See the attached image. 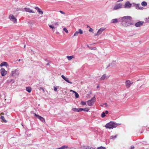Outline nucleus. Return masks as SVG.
I'll use <instances>...</instances> for the list:
<instances>
[{
  "label": "nucleus",
  "instance_id": "26",
  "mask_svg": "<svg viewBox=\"0 0 149 149\" xmlns=\"http://www.w3.org/2000/svg\"><path fill=\"white\" fill-rule=\"evenodd\" d=\"M15 81L13 79H10V80H8L7 81V82L8 83H9L11 82H12V83L14 82Z\"/></svg>",
  "mask_w": 149,
  "mask_h": 149
},
{
  "label": "nucleus",
  "instance_id": "39",
  "mask_svg": "<svg viewBox=\"0 0 149 149\" xmlns=\"http://www.w3.org/2000/svg\"><path fill=\"white\" fill-rule=\"evenodd\" d=\"M39 89L40 90H42V91H43V93H45V91H44V88H42V87H40L39 88Z\"/></svg>",
  "mask_w": 149,
  "mask_h": 149
},
{
  "label": "nucleus",
  "instance_id": "38",
  "mask_svg": "<svg viewBox=\"0 0 149 149\" xmlns=\"http://www.w3.org/2000/svg\"><path fill=\"white\" fill-rule=\"evenodd\" d=\"M63 30L66 33H68V31L67 30V29L65 28H64L63 29Z\"/></svg>",
  "mask_w": 149,
  "mask_h": 149
},
{
  "label": "nucleus",
  "instance_id": "22",
  "mask_svg": "<svg viewBox=\"0 0 149 149\" xmlns=\"http://www.w3.org/2000/svg\"><path fill=\"white\" fill-rule=\"evenodd\" d=\"M117 135H116L114 136H111L110 137V139H115L117 137Z\"/></svg>",
  "mask_w": 149,
  "mask_h": 149
},
{
  "label": "nucleus",
  "instance_id": "42",
  "mask_svg": "<svg viewBox=\"0 0 149 149\" xmlns=\"http://www.w3.org/2000/svg\"><path fill=\"white\" fill-rule=\"evenodd\" d=\"M54 89L55 91H56L57 89V87L54 86Z\"/></svg>",
  "mask_w": 149,
  "mask_h": 149
},
{
  "label": "nucleus",
  "instance_id": "56",
  "mask_svg": "<svg viewBox=\"0 0 149 149\" xmlns=\"http://www.w3.org/2000/svg\"><path fill=\"white\" fill-rule=\"evenodd\" d=\"M133 83V82H132L131 81V85Z\"/></svg>",
  "mask_w": 149,
  "mask_h": 149
},
{
  "label": "nucleus",
  "instance_id": "63",
  "mask_svg": "<svg viewBox=\"0 0 149 149\" xmlns=\"http://www.w3.org/2000/svg\"><path fill=\"white\" fill-rule=\"evenodd\" d=\"M87 27H89V26H87Z\"/></svg>",
  "mask_w": 149,
  "mask_h": 149
},
{
  "label": "nucleus",
  "instance_id": "7",
  "mask_svg": "<svg viewBox=\"0 0 149 149\" xmlns=\"http://www.w3.org/2000/svg\"><path fill=\"white\" fill-rule=\"evenodd\" d=\"M122 5L120 3H117L115 5L113 10H116L122 8Z\"/></svg>",
  "mask_w": 149,
  "mask_h": 149
},
{
  "label": "nucleus",
  "instance_id": "50",
  "mask_svg": "<svg viewBox=\"0 0 149 149\" xmlns=\"http://www.w3.org/2000/svg\"><path fill=\"white\" fill-rule=\"evenodd\" d=\"M59 12L62 14H65V13L63 12V11H61V10H60L59 11Z\"/></svg>",
  "mask_w": 149,
  "mask_h": 149
},
{
  "label": "nucleus",
  "instance_id": "55",
  "mask_svg": "<svg viewBox=\"0 0 149 149\" xmlns=\"http://www.w3.org/2000/svg\"><path fill=\"white\" fill-rule=\"evenodd\" d=\"M50 63V62H48L47 64H46V65H49V63Z\"/></svg>",
  "mask_w": 149,
  "mask_h": 149
},
{
  "label": "nucleus",
  "instance_id": "32",
  "mask_svg": "<svg viewBox=\"0 0 149 149\" xmlns=\"http://www.w3.org/2000/svg\"><path fill=\"white\" fill-rule=\"evenodd\" d=\"M39 14L42 15L43 14V12L42 11V10L40 9L38 11H37Z\"/></svg>",
  "mask_w": 149,
  "mask_h": 149
},
{
  "label": "nucleus",
  "instance_id": "21",
  "mask_svg": "<svg viewBox=\"0 0 149 149\" xmlns=\"http://www.w3.org/2000/svg\"><path fill=\"white\" fill-rule=\"evenodd\" d=\"M26 90L28 92L30 93L31 91V88L29 86L26 87Z\"/></svg>",
  "mask_w": 149,
  "mask_h": 149
},
{
  "label": "nucleus",
  "instance_id": "51",
  "mask_svg": "<svg viewBox=\"0 0 149 149\" xmlns=\"http://www.w3.org/2000/svg\"><path fill=\"white\" fill-rule=\"evenodd\" d=\"M54 24L55 25H58V22H56Z\"/></svg>",
  "mask_w": 149,
  "mask_h": 149
},
{
  "label": "nucleus",
  "instance_id": "34",
  "mask_svg": "<svg viewBox=\"0 0 149 149\" xmlns=\"http://www.w3.org/2000/svg\"><path fill=\"white\" fill-rule=\"evenodd\" d=\"M65 81L69 83H70V84H72V83L70 81H69V80L68 78H67L65 80Z\"/></svg>",
  "mask_w": 149,
  "mask_h": 149
},
{
  "label": "nucleus",
  "instance_id": "53",
  "mask_svg": "<svg viewBox=\"0 0 149 149\" xmlns=\"http://www.w3.org/2000/svg\"><path fill=\"white\" fill-rule=\"evenodd\" d=\"M89 49H91V50H92V49L95 50V49H93V47H90V48H89Z\"/></svg>",
  "mask_w": 149,
  "mask_h": 149
},
{
  "label": "nucleus",
  "instance_id": "27",
  "mask_svg": "<svg viewBox=\"0 0 149 149\" xmlns=\"http://www.w3.org/2000/svg\"><path fill=\"white\" fill-rule=\"evenodd\" d=\"M141 5L143 6H145L147 5V3L146 2L143 1L142 2Z\"/></svg>",
  "mask_w": 149,
  "mask_h": 149
},
{
  "label": "nucleus",
  "instance_id": "59",
  "mask_svg": "<svg viewBox=\"0 0 149 149\" xmlns=\"http://www.w3.org/2000/svg\"><path fill=\"white\" fill-rule=\"evenodd\" d=\"M87 46L88 47H89V48H90V47L89 46V45H87Z\"/></svg>",
  "mask_w": 149,
  "mask_h": 149
},
{
  "label": "nucleus",
  "instance_id": "11",
  "mask_svg": "<svg viewBox=\"0 0 149 149\" xmlns=\"http://www.w3.org/2000/svg\"><path fill=\"white\" fill-rule=\"evenodd\" d=\"M144 23V22L143 21H139L136 23H135L134 24V25L137 27H140L141 25H142Z\"/></svg>",
  "mask_w": 149,
  "mask_h": 149
},
{
  "label": "nucleus",
  "instance_id": "49",
  "mask_svg": "<svg viewBox=\"0 0 149 149\" xmlns=\"http://www.w3.org/2000/svg\"><path fill=\"white\" fill-rule=\"evenodd\" d=\"M134 146H131L130 149H134Z\"/></svg>",
  "mask_w": 149,
  "mask_h": 149
},
{
  "label": "nucleus",
  "instance_id": "18",
  "mask_svg": "<svg viewBox=\"0 0 149 149\" xmlns=\"http://www.w3.org/2000/svg\"><path fill=\"white\" fill-rule=\"evenodd\" d=\"M70 91H72V92H73V93H74L75 95V97L76 98H78L79 97V95L77 92H75L74 91H73L72 90H71Z\"/></svg>",
  "mask_w": 149,
  "mask_h": 149
},
{
  "label": "nucleus",
  "instance_id": "47",
  "mask_svg": "<svg viewBox=\"0 0 149 149\" xmlns=\"http://www.w3.org/2000/svg\"><path fill=\"white\" fill-rule=\"evenodd\" d=\"M136 4L134 3H132V6L136 7Z\"/></svg>",
  "mask_w": 149,
  "mask_h": 149
},
{
  "label": "nucleus",
  "instance_id": "15",
  "mask_svg": "<svg viewBox=\"0 0 149 149\" xmlns=\"http://www.w3.org/2000/svg\"><path fill=\"white\" fill-rule=\"evenodd\" d=\"M8 65V63L6 62H3L1 63L0 65V66L1 67H2L3 66H5L7 67Z\"/></svg>",
  "mask_w": 149,
  "mask_h": 149
},
{
  "label": "nucleus",
  "instance_id": "19",
  "mask_svg": "<svg viewBox=\"0 0 149 149\" xmlns=\"http://www.w3.org/2000/svg\"><path fill=\"white\" fill-rule=\"evenodd\" d=\"M118 22V19H114L111 20V23H116Z\"/></svg>",
  "mask_w": 149,
  "mask_h": 149
},
{
  "label": "nucleus",
  "instance_id": "12",
  "mask_svg": "<svg viewBox=\"0 0 149 149\" xmlns=\"http://www.w3.org/2000/svg\"><path fill=\"white\" fill-rule=\"evenodd\" d=\"M109 77H107L106 76V74H103L101 77L100 78V80L101 81H103L105 79H107Z\"/></svg>",
  "mask_w": 149,
  "mask_h": 149
},
{
  "label": "nucleus",
  "instance_id": "46",
  "mask_svg": "<svg viewBox=\"0 0 149 149\" xmlns=\"http://www.w3.org/2000/svg\"><path fill=\"white\" fill-rule=\"evenodd\" d=\"M35 9L37 10V11H38L40 9L38 8V7H36L35 8Z\"/></svg>",
  "mask_w": 149,
  "mask_h": 149
},
{
  "label": "nucleus",
  "instance_id": "45",
  "mask_svg": "<svg viewBox=\"0 0 149 149\" xmlns=\"http://www.w3.org/2000/svg\"><path fill=\"white\" fill-rule=\"evenodd\" d=\"M35 9L37 10V11H38L40 9L38 8V7H36L35 8Z\"/></svg>",
  "mask_w": 149,
  "mask_h": 149
},
{
  "label": "nucleus",
  "instance_id": "10",
  "mask_svg": "<svg viewBox=\"0 0 149 149\" xmlns=\"http://www.w3.org/2000/svg\"><path fill=\"white\" fill-rule=\"evenodd\" d=\"M131 4L129 1H127L124 5V8H130L132 6Z\"/></svg>",
  "mask_w": 149,
  "mask_h": 149
},
{
  "label": "nucleus",
  "instance_id": "54",
  "mask_svg": "<svg viewBox=\"0 0 149 149\" xmlns=\"http://www.w3.org/2000/svg\"><path fill=\"white\" fill-rule=\"evenodd\" d=\"M110 65H111V64H109L108 65H107V68H108L109 67H110Z\"/></svg>",
  "mask_w": 149,
  "mask_h": 149
},
{
  "label": "nucleus",
  "instance_id": "43",
  "mask_svg": "<svg viewBox=\"0 0 149 149\" xmlns=\"http://www.w3.org/2000/svg\"><path fill=\"white\" fill-rule=\"evenodd\" d=\"M92 98L93 99V101L94 102L96 101V98L95 96L93 97Z\"/></svg>",
  "mask_w": 149,
  "mask_h": 149
},
{
  "label": "nucleus",
  "instance_id": "9",
  "mask_svg": "<svg viewBox=\"0 0 149 149\" xmlns=\"http://www.w3.org/2000/svg\"><path fill=\"white\" fill-rule=\"evenodd\" d=\"M2 76H4L7 73V72L3 68H1L0 70Z\"/></svg>",
  "mask_w": 149,
  "mask_h": 149
},
{
  "label": "nucleus",
  "instance_id": "52",
  "mask_svg": "<svg viewBox=\"0 0 149 149\" xmlns=\"http://www.w3.org/2000/svg\"><path fill=\"white\" fill-rule=\"evenodd\" d=\"M89 102L91 101L93 102V99L92 98L91 100H88Z\"/></svg>",
  "mask_w": 149,
  "mask_h": 149
},
{
  "label": "nucleus",
  "instance_id": "24",
  "mask_svg": "<svg viewBox=\"0 0 149 149\" xmlns=\"http://www.w3.org/2000/svg\"><path fill=\"white\" fill-rule=\"evenodd\" d=\"M74 58V56H67V58L69 60H71L72 58Z\"/></svg>",
  "mask_w": 149,
  "mask_h": 149
},
{
  "label": "nucleus",
  "instance_id": "5",
  "mask_svg": "<svg viewBox=\"0 0 149 149\" xmlns=\"http://www.w3.org/2000/svg\"><path fill=\"white\" fill-rule=\"evenodd\" d=\"M34 115L36 116L37 118L39 119L42 122L45 123V118L43 117L36 114L35 113H33Z\"/></svg>",
  "mask_w": 149,
  "mask_h": 149
},
{
  "label": "nucleus",
  "instance_id": "60",
  "mask_svg": "<svg viewBox=\"0 0 149 149\" xmlns=\"http://www.w3.org/2000/svg\"><path fill=\"white\" fill-rule=\"evenodd\" d=\"M99 86H97V88H99Z\"/></svg>",
  "mask_w": 149,
  "mask_h": 149
},
{
  "label": "nucleus",
  "instance_id": "23",
  "mask_svg": "<svg viewBox=\"0 0 149 149\" xmlns=\"http://www.w3.org/2000/svg\"><path fill=\"white\" fill-rule=\"evenodd\" d=\"M67 148H68V146H63L59 148H58L56 149H64Z\"/></svg>",
  "mask_w": 149,
  "mask_h": 149
},
{
  "label": "nucleus",
  "instance_id": "25",
  "mask_svg": "<svg viewBox=\"0 0 149 149\" xmlns=\"http://www.w3.org/2000/svg\"><path fill=\"white\" fill-rule=\"evenodd\" d=\"M1 119L5 123H6L7 121L5 119L4 117L3 116H1Z\"/></svg>",
  "mask_w": 149,
  "mask_h": 149
},
{
  "label": "nucleus",
  "instance_id": "41",
  "mask_svg": "<svg viewBox=\"0 0 149 149\" xmlns=\"http://www.w3.org/2000/svg\"><path fill=\"white\" fill-rule=\"evenodd\" d=\"M61 77L64 80H65L67 78V77H66L63 75H61Z\"/></svg>",
  "mask_w": 149,
  "mask_h": 149
},
{
  "label": "nucleus",
  "instance_id": "6",
  "mask_svg": "<svg viewBox=\"0 0 149 149\" xmlns=\"http://www.w3.org/2000/svg\"><path fill=\"white\" fill-rule=\"evenodd\" d=\"M105 29L103 28H100L97 31V32L95 34L94 36H98L102 32L104 31Z\"/></svg>",
  "mask_w": 149,
  "mask_h": 149
},
{
  "label": "nucleus",
  "instance_id": "48",
  "mask_svg": "<svg viewBox=\"0 0 149 149\" xmlns=\"http://www.w3.org/2000/svg\"><path fill=\"white\" fill-rule=\"evenodd\" d=\"M104 112L105 113V114H108L109 113L108 111L107 110H106Z\"/></svg>",
  "mask_w": 149,
  "mask_h": 149
},
{
  "label": "nucleus",
  "instance_id": "29",
  "mask_svg": "<svg viewBox=\"0 0 149 149\" xmlns=\"http://www.w3.org/2000/svg\"><path fill=\"white\" fill-rule=\"evenodd\" d=\"M106 116V115L105 114V113L104 112H103L101 114V117L102 118H104Z\"/></svg>",
  "mask_w": 149,
  "mask_h": 149
},
{
  "label": "nucleus",
  "instance_id": "61",
  "mask_svg": "<svg viewBox=\"0 0 149 149\" xmlns=\"http://www.w3.org/2000/svg\"><path fill=\"white\" fill-rule=\"evenodd\" d=\"M93 49H95V48H96L95 47H93Z\"/></svg>",
  "mask_w": 149,
  "mask_h": 149
},
{
  "label": "nucleus",
  "instance_id": "17",
  "mask_svg": "<svg viewBox=\"0 0 149 149\" xmlns=\"http://www.w3.org/2000/svg\"><path fill=\"white\" fill-rule=\"evenodd\" d=\"M88 105L89 106H92L94 104V102H93L90 101L89 102V100L87 101Z\"/></svg>",
  "mask_w": 149,
  "mask_h": 149
},
{
  "label": "nucleus",
  "instance_id": "30",
  "mask_svg": "<svg viewBox=\"0 0 149 149\" xmlns=\"http://www.w3.org/2000/svg\"><path fill=\"white\" fill-rule=\"evenodd\" d=\"M78 34V31H76L75 32L73 36H72V37H73L74 36H77Z\"/></svg>",
  "mask_w": 149,
  "mask_h": 149
},
{
  "label": "nucleus",
  "instance_id": "3",
  "mask_svg": "<svg viewBox=\"0 0 149 149\" xmlns=\"http://www.w3.org/2000/svg\"><path fill=\"white\" fill-rule=\"evenodd\" d=\"M72 110L75 112H79L82 111H84L88 112L89 111V109L88 108H73L72 109Z\"/></svg>",
  "mask_w": 149,
  "mask_h": 149
},
{
  "label": "nucleus",
  "instance_id": "28",
  "mask_svg": "<svg viewBox=\"0 0 149 149\" xmlns=\"http://www.w3.org/2000/svg\"><path fill=\"white\" fill-rule=\"evenodd\" d=\"M111 65L112 67L116 65V61H113L111 63Z\"/></svg>",
  "mask_w": 149,
  "mask_h": 149
},
{
  "label": "nucleus",
  "instance_id": "33",
  "mask_svg": "<svg viewBox=\"0 0 149 149\" xmlns=\"http://www.w3.org/2000/svg\"><path fill=\"white\" fill-rule=\"evenodd\" d=\"M78 33H79L82 34L83 33V31L81 29H79Z\"/></svg>",
  "mask_w": 149,
  "mask_h": 149
},
{
  "label": "nucleus",
  "instance_id": "64",
  "mask_svg": "<svg viewBox=\"0 0 149 149\" xmlns=\"http://www.w3.org/2000/svg\"><path fill=\"white\" fill-rule=\"evenodd\" d=\"M25 47V45L24 46V47Z\"/></svg>",
  "mask_w": 149,
  "mask_h": 149
},
{
  "label": "nucleus",
  "instance_id": "16",
  "mask_svg": "<svg viewBox=\"0 0 149 149\" xmlns=\"http://www.w3.org/2000/svg\"><path fill=\"white\" fill-rule=\"evenodd\" d=\"M139 4H136V8L137 9L142 10L143 9V7L139 6Z\"/></svg>",
  "mask_w": 149,
  "mask_h": 149
},
{
  "label": "nucleus",
  "instance_id": "36",
  "mask_svg": "<svg viewBox=\"0 0 149 149\" xmlns=\"http://www.w3.org/2000/svg\"><path fill=\"white\" fill-rule=\"evenodd\" d=\"M86 149H96L90 147L89 146H88L86 148Z\"/></svg>",
  "mask_w": 149,
  "mask_h": 149
},
{
  "label": "nucleus",
  "instance_id": "44",
  "mask_svg": "<svg viewBox=\"0 0 149 149\" xmlns=\"http://www.w3.org/2000/svg\"><path fill=\"white\" fill-rule=\"evenodd\" d=\"M93 29L91 28H90V29L89 30V31L90 32H93Z\"/></svg>",
  "mask_w": 149,
  "mask_h": 149
},
{
  "label": "nucleus",
  "instance_id": "31",
  "mask_svg": "<svg viewBox=\"0 0 149 149\" xmlns=\"http://www.w3.org/2000/svg\"><path fill=\"white\" fill-rule=\"evenodd\" d=\"M106 148L104 147L101 146L98 147L96 149H106Z\"/></svg>",
  "mask_w": 149,
  "mask_h": 149
},
{
  "label": "nucleus",
  "instance_id": "58",
  "mask_svg": "<svg viewBox=\"0 0 149 149\" xmlns=\"http://www.w3.org/2000/svg\"><path fill=\"white\" fill-rule=\"evenodd\" d=\"M45 61H48V60H47V59H45Z\"/></svg>",
  "mask_w": 149,
  "mask_h": 149
},
{
  "label": "nucleus",
  "instance_id": "2",
  "mask_svg": "<svg viewBox=\"0 0 149 149\" xmlns=\"http://www.w3.org/2000/svg\"><path fill=\"white\" fill-rule=\"evenodd\" d=\"M120 125L119 124L116 123V122L111 121L109 123H107L104 126V127L107 128L113 129L116 127Z\"/></svg>",
  "mask_w": 149,
  "mask_h": 149
},
{
  "label": "nucleus",
  "instance_id": "62",
  "mask_svg": "<svg viewBox=\"0 0 149 149\" xmlns=\"http://www.w3.org/2000/svg\"><path fill=\"white\" fill-rule=\"evenodd\" d=\"M91 93H91V92H90V94H91Z\"/></svg>",
  "mask_w": 149,
  "mask_h": 149
},
{
  "label": "nucleus",
  "instance_id": "13",
  "mask_svg": "<svg viewBox=\"0 0 149 149\" xmlns=\"http://www.w3.org/2000/svg\"><path fill=\"white\" fill-rule=\"evenodd\" d=\"M125 84L127 88H128L131 86V81L129 80H127L125 82Z\"/></svg>",
  "mask_w": 149,
  "mask_h": 149
},
{
  "label": "nucleus",
  "instance_id": "4",
  "mask_svg": "<svg viewBox=\"0 0 149 149\" xmlns=\"http://www.w3.org/2000/svg\"><path fill=\"white\" fill-rule=\"evenodd\" d=\"M8 18L11 21L13 22L14 23H17V19L12 14L10 15Z\"/></svg>",
  "mask_w": 149,
  "mask_h": 149
},
{
  "label": "nucleus",
  "instance_id": "8",
  "mask_svg": "<svg viewBox=\"0 0 149 149\" xmlns=\"http://www.w3.org/2000/svg\"><path fill=\"white\" fill-rule=\"evenodd\" d=\"M18 70L17 69H15V70L12 71V76H18L19 74V73L18 72Z\"/></svg>",
  "mask_w": 149,
  "mask_h": 149
},
{
  "label": "nucleus",
  "instance_id": "14",
  "mask_svg": "<svg viewBox=\"0 0 149 149\" xmlns=\"http://www.w3.org/2000/svg\"><path fill=\"white\" fill-rule=\"evenodd\" d=\"M24 10L26 11L29 13H35L34 11H33L29 8H25Z\"/></svg>",
  "mask_w": 149,
  "mask_h": 149
},
{
  "label": "nucleus",
  "instance_id": "35",
  "mask_svg": "<svg viewBox=\"0 0 149 149\" xmlns=\"http://www.w3.org/2000/svg\"><path fill=\"white\" fill-rule=\"evenodd\" d=\"M65 81L69 83H70V84H72V83L70 81H69V80L68 78H67L65 80Z\"/></svg>",
  "mask_w": 149,
  "mask_h": 149
},
{
  "label": "nucleus",
  "instance_id": "37",
  "mask_svg": "<svg viewBox=\"0 0 149 149\" xmlns=\"http://www.w3.org/2000/svg\"><path fill=\"white\" fill-rule=\"evenodd\" d=\"M81 104L83 105H86V102L82 101L81 102Z\"/></svg>",
  "mask_w": 149,
  "mask_h": 149
},
{
  "label": "nucleus",
  "instance_id": "57",
  "mask_svg": "<svg viewBox=\"0 0 149 149\" xmlns=\"http://www.w3.org/2000/svg\"><path fill=\"white\" fill-rule=\"evenodd\" d=\"M105 104V105H106V106H107V105H107V103H105V104Z\"/></svg>",
  "mask_w": 149,
  "mask_h": 149
},
{
  "label": "nucleus",
  "instance_id": "1",
  "mask_svg": "<svg viewBox=\"0 0 149 149\" xmlns=\"http://www.w3.org/2000/svg\"><path fill=\"white\" fill-rule=\"evenodd\" d=\"M118 20L119 21L121 22L123 26L125 27H127L130 25L134 24L132 17L130 16H124L121 18H119Z\"/></svg>",
  "mask_w": 149,
  "mask_h": 149
},
{
  "label": "nucleus",
  "instance_id": "40",
  "mask_svg": "<svg viewBox=\"0 0 149 149\" xmlns=\"http://www.w3.org/2000/svg\"><path fill=\"white\" fill-rule=\"evenodd\" d=\"M49 27L51 29H54V25H49Z\"/></svg>",
  "mask_w": 149,
  "mask_h": 149
},
{
  "label": "nucleus",
  "instance_id": "20",
  "mask_svg": "<svg viewBox=\"0 0 149 149\" xmlns=\"http://www.w3.org/2000/svg\"><path fill=\"white\" fill-rule=\"evenodd\" d=\"M28 23L30 25H33L35 24V22L33 20H31L28 22Z\"/></svg>",
  "mask_w": 149,
  "mask_h": 149
}]
</instances>
